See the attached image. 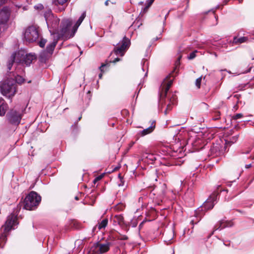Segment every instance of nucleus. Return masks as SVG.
Returning a JSON list of instances; mask_svg holds the SVG:
<instances>
[{
  "label": "nucleus",
  "mask_w": 254,
  "mask_h": 254,
  "mask_svg": "<svg viewBox=\"0 0 254 254\" xmlns=\"http://www.w3.org/2000/svg\"><path fill=\"white\" fill-rule=\"evenodd\" d=\"M200 220V219H199V220H197L196 222H195V220L193 219L192 220H191L190 221V223H191L192 225H194V224H197L198 222L199 221V220Z\"/></svg>",
  "instance_id": "a18cd8bd"
},
{
  "label": "nucleus",
  "mask_w": 254,
  "mask_h": 254,
  "mask_svg": "<svg viewBox=\"0 0 254 254\" xmlns=\"http://www.w3.org/2000/svg\"><path fill=\"white\" fill-rule=\"evenodd\" d=\"M140 90V88L139 89V91H138V92L136 93L137 94H136V99L137 98V96H138V93H139V92Z\"/></svg>",
  "instance_id": "e2e57ef3"
},
{
  "label": "nucleus",
  "mask_w": 254,
  "mask_h": 254,
  "mask_svg": "<svg viewBox=\"0 0 254 254\" xmlns=\"http://www.w3.org/2000/svg\"><path fill=\"white\" fill-rule=\"evenodd\" d=\"M41 201V196L35 191H31L24 200V208L31 210L34 209Z\"/></svg>",
  "instance_id": "39448f33"
},
{
  "label": "nucleus",
  "mask_w": 254,
  "mask_h": 254,
  "mask_svg": "<svg viewBox=\"0 0 254 254\" xmlns=\"http://www.w3.org/2000/svg\"><path fill=\"white\" fill-rule=\"evenodd\" d=\"M125 182L123 180V178H121V180H120V182L118 183V186L121 187L124 186Z\"/></svg>",
  "instance_id": "79ce46f5"
},
{
  "label": "nucleus",
  "mask_w": 254,
  "mask_h": 254,
  "mask_svg": "<svg viewBox=\"0 0 254 254\" xmlns=\"http://www.w3.org/2000/svg\"><path fill=\"white\" fill-rule=\"evenodd\" d=\"M109 1L108 0H106V1H105V4L106 5H107H107H108V4H109Z\"/></svg>",
  "instance_id": "864d4df0"
},
{
  "label": "nucleus",
  "mask_w": 254,
  "mask_h": 254,
  "mask_svg": "<svg viewBox=\"0 0 254 254\" xmlns=\"http://www.w3.org/2000/svg\"><path fill=\"white\" fill-rule=\"evenodd\" d=\"M154 1V0H148L146 1L147 4L145 7L143 8V12H145L147 10L148 8L151 6Z\"/></svg>",
  "instance_id": "c756f323"
},
{
  "label": "nucleus",
  "mask_w": 254,
  "mask_h": 254,
  "mask_svg": "<svg viewBox=\"0 0 254 254\" xmlns=\"http://www.w3.org/2000/svg\"><path fill=\"white\" fill-rule=\"evenodd\" d=\"M114 221L119 225H121L124 222V217L121 215H115L114 217Z\"/></svg>",
  "instance_id": "393cba45"
},
{
  "label": "nucleus",
  "mask_w": 254,
  "mask_h": 254,
  "mask_svg": "<svg viewBox=\"0 0 254 254\" xmlns=\"http://www.w3.org/2000/svg\"><path fill=\"white\" fill-rule=\"evenodd\" d=\"M75 199L76 200H79V197L78 196H75V197H74Z\"/></svg>",
  "instance_id": "13d9d810"
},
{
  "label": "nucleus",
  "mask_w": 254,
  "mask_h": 254,
  "mask_svg": "<svg viewBox=\"0 0 254 254\" xmlns=\"http://www.w3.org/2000/svg\"><path fill=\"white\" fill-rule=\"evenodd\" d=\"M121 60V59L120 58L117 57L113 61H110V62H106L105 63H102L101 66L99 67V69L101 72H104L108 69L111 63H116Z\"/></svg>",
  "instance_id": "412c9836"
},
{
  "label": "nucleus",
  "mask_w": 254,
  "mask_h": 254,
  "mask_svg": "<svg viewBox=\"0 0 254 254\" xmlns=\"http://www.w3.org/2000/svg\"><path fill=\"white\" fill-rule=\"evenodd\" d=\"M143 156L146 158H147L148 160H150L152 161H154L157 159L156 155H155L153 154H152V153H146L145 154H144Z\"/></svg>",
  "instance_id": "bb28decb"
},
{
  "label": "nucleus",
  "mask_w": 254,
  "mask_h": 254,
  "mask_svg": "<svg viewBox=\"0 0 254 254\" xmlns=\"http://www.w3.org/2000/svg\"><path fill=\"white\" fill-rule=\"evenodd\" d=\"M248 40V38L246 37H241L237 38L235 37L233 39V43L234 44H242L243 43L247 42Z\"/></svg>",
  "instance_id": "5701e85b"
},
{
  "label": "nucleus",
  "mask_w": 254,
  "mask_h": 254,
  "mask_svg": "<svg viewBox=\"0 0 254 254\" xmlns=\"http://www.w3.org/2000/svg\"><path fill=\"white\" fill-rule=\"evenodd\" d=\"M39 37V32L35 26H31L28 27L24 33V38L26 41L29 42H33Z\"/></svg>",
  "instance_id": "6e6552de"
},
{
  "label": "nucleus",
  "mask_w": 254,
  "mask_h": 254,
  "mask_svg": "<svg viewBox=\"0 0 254 254\" xmlns=\"http://www.w3.org/2000/svg\"><path fill=\"white\" fill-rule=\"evenodd\" d=\"M57 42V41L54 40L49 43L47 46L46 50L40 54L39 58L42 62H45L46 60L53 54Z\"/></svg>",
  "instance_id": "f8f14e48"
},
{
  "label": "nucleus",
  "mask_w": 254,
  "mask_h": 254,
  "mask_svg": "<svg viewBox=\"0 0 254 254\" xmlns=\"http://www.w3.org/2000/svg\"><path fill=\"white\" fill-rule=\"evenodd\" d=\"M8 109V106L6 104L2 103L0 106V116H3L4 115L6 110Z\"/></svg>",
  "instance_id": "a878e982"
},
{
  "label": "nucleus",
  "mask_w": 254,
  "mask_h": 254,
  "mask_svg": "<svg viewBox=\"0 0 254 254\" xmlns=\"http://www.w3.org/2000/svg\"><path fill=\"white\" fill-rule=\"evenodd\" d=\"M201 80H202V77L201 76L198 77V78H197L196 79L195 84V86L198 88H200V84H201Z\"/></svg>",
  "instance_id": "f704fd0d"
},
{
  "label": "nucleus",
  "mask_w": 254,
  "mask_h": 254,
  "mask_svg": "<svg viewBox=\"0 0 254 254\" xmlns=\"http://www.w3.org/2000/svg\"><path fill=\"white\" fill-rule=\"evenodd\" d=\"M201 143L202 140L199 137L195 135L194 136H191L188 139L187 145L188 146H191L193 148L191 151L193 152L199 150L203 148Z\"/></svg>",
  "instance_id": "9d476101"
},
{
  "label": "nucleus",
  "mask_w": 254,
  "mask_h": 254,
  "mask_svg": "<svg viewBox=\"0 0 254 254\" xmlns=\"http://www.w3.org/2000/svg\"><path fill=\"white\" fill-rule=\"evenodd\" d=\"M118 177L120 179V180H121V178H122V177L121 176V174H119V175H118Z\"/></svg>",
  "instance_id": "052dcab7"
},
{
  "label": "nucleus",
  "mask_w": 254,
  "mask_h": 254,
  "mask_svg": "<svg viewBox=\"0 0 254 254\" xmlns=\"http://www.w3.org/2000/svg\"><path fill=\"white\" fill-rule=\"evenodd\" d=\"M172 80H170L167 84L164 83L162 86V92L160 94V101L159 103V109H162L165 107L164 111L165 115L171 111L173 106L175 105L177 102V97L175 94L169 95L167 96V93L170 87L172 84Z\"/></svg>",
  "instance_id": "f03ea898"
},
{
  "label": "nucleus",
  "mask_w": 254,
  "mask_h": 254,
  "mask_svg": "<svg viewBox=\"0 0 254 254\" xmlns=\"http://www.w3.org/2000/svg\"><path fill=\"white\" fill-rule=\"evenodd\" d=\"M221 185H218L217 187V189H218L220 187Z\"/></svg>",
  "instance_id": "0e129e2a"
},
{
  "label": "nucleus",
  "mask_w": 254,
  "mask_h": 254,
  "mask_svg": "<svg viewBox=\"0 0 254 254\" xmlns=\"http://www.w3.org/2000/svg\"><path fill=\"white\" fill-rule=\"evenodd\" d=\"M221 148V146L219 144H213V145L211 146L210 149V154L209 156H212V157L217 156L219 155L221 153L220 150Z\"/></svg>",
  "instance_id": "6ab92c4d"
},
{
  "label": "nucleus",
  "mask_w": 254,
  "mask_h": 254,
  "mask_svg": "<svg viewBox=\"0 0 254 254\" xmlns=\"http://www.w3.org/2000/svg\"><path fill=\"white\" fill-rule=\"evenodd\" d=\"M244 115L243 114L241 113H238L236 114V115H234L232 117V119L233 120H237L238 119H241L242 117H243Z\"/></svg>",
  "instance_id": "2f4dec72"
},
{
  "label": "nucleus",
  "mask_w": 254,
  "mask_h": 254,
  "mask_svg": "<svg viewBox=\"0 0 254 254\" xmlns=\"http://www.w3.org/2000/svg\"><path fill=\"white\" fill-rule=\"evenodd\" d=\"M86 96H87V98H88L89 99V100H90L91 99V94L90 91H88L87 92Z\"/></svg>",
  "instance_id": "c03bdc74"
},
{
  "label": "nucleus",
  "mask_w": 254,
  "mask_h": 254,
  "mask_svg": "<svg viewBox=\"0 0 254 254\" xmlns=\"http://www.w3.org/2000/svg\"><path fill=\"white\" fill-rule=\"evenodd\" d=\"M219 7V5H218L215 7V9H212L211 10V11H213V12L214 13V12H215V10H216V9H218Z\"/></svg>",
  "instance_id": "3c124183"
},
{
  "label": "nucleus",
  "mask_w": 254,
  "mask_h": 254,
  "mask_svg": "<svg viewBox=\"0 0 254 254\" xmlns=\"http://www.w3.org/2000/svg\"><path fill=\"white\" fill-rule=\"evenodd\" d=\"M142 69L143 71H145L146 68L148 67V62L147 59H143L141 63Z\"/></svg>",
  "instance_id": "c85d7f7f"
},
{
  "label": "nucleus",
  "mask_w": 254,
  "mask_h": 254,
  "mask_svg": "<svg viewBox=\"0 0 254 254\" xmlns=\"http://www.w3.org/2000/svg\"><path fill=\"white\" fill-rule=\"evenodd\" d=\"M13 76L15 77V79H14V80L15 81V83H16V82H17L18 84H21L23 82L24 79L21 76H19V75H17L16 76H15L14 75H13Z\"/></svg>",
  "instance_id": "cd10ccee"
},
{
  "label": "nucleus",
  "mask_w": 254,
  "mask_h": 254,
  "mask_svg": "<svg viewBox=\"0 0 254 254\" xmlns=\"http://www.w3.org/2000/svg\"><path fill=\"white\" fill-rule=\"evenodd\" d=\"M1 93L9 97L14 96L16 92V84L14 79L8 78L0 84Z\"/></svg>",
  "instance_id": "20e7f679"
},
{
  "label": "nucleus",
  "mask_w": 254,
  "mask_h": 254,
  "mask_svg": "<svg viewBox=\"0 0 254 254\" xmlns=\"http://www.w3.org/2000/svg\"><path fill=\"white\" fill-rule=\"evenodd\" d=\"M232 182H229L227 184V186H229V187H231V184H232Z\"/></svg>",
  "instance_id": "4d7b16f0"
},
{
  "label": "nucleus",
  "mask_w": 254,
  "mask_h": 254,
  "mask_svg": "<svg viewBox=\"0 0 254 254\" xmlns=\"http://www.w3.org/2000/svg\"><path fill=\"white\" fill-rule=\"evenodd\" d=\"M35 59H36L35 55L30 54H25L23 63H24L26 65H29Z\"/></svg>",
  "instance_id": "4be33fe9"
},
{
  "label": "nucleus",
  "mask_w": 254,
  "mask_h": 254,
  "mask_svg": "<svg viewBox=\"0 0 254 254\" xmlns=\"http://www.w3.org/2000/svg\"><path fill=\"white\" fill-rule=\"evenodd\" d=\"M103 176V175H100V176H98L96 178H95L94 179V180H93V183L94 184H95L96 183V182H97L98 181H99L102 178Z\"/></svg>",
  "instance_id": "ea45409f"
},
{
  "label": "nucleus",
  "mask_w": 254,
  "mask_h": 254,
  "mask_svg": "<svg viewBox=\"0 0 254 254\" xmlns=\"http://www.w3.org/2000/svg\"><path fill=\"white\" fill-rule=\"evenodd\" d=\"M174 237V234L172 230H170L169 231L166 232L163 235L164 242L167 245H169L172 243V240H173Z\"/></svg>",
  "instance_id": "aec40b11"
},
{
  "label": "nucleus",
  "mask_w": 254,
  "mask_h": 254,
  "mask_svg": "<svg viewBox=\"0 0 254 254\" xmlns=\"http://www.w3.org/2000/svg\"><path fill=\"white\" fill-rule=\"evenodd\" d=\"M251 68H252V66L249 67L248 68V69H247V70H242V71H240L239 74H244V73H246L249 72H250V71L251 70Z\"/></svg>",
  "instance_id": "a19ab883"
},
{
  "label": "nucleus",
  "mask_w": 254,
  "mask_h": 254,
  "mask_svg": "<svg viewBox=\"0 0 254 254\" xmlns=\"http://www.w3.org/2000/svg\"><path fill=\"white\" fill-rule=\"evenodd\" d=\"M112 246L111 242L105 241V242H96L93 244L91 248V251L94 254H103L108 252Z\"/></svg>",
  "instance_id": "423d86ee"
},
{
  "label": "nucleus",
  "mask_w": 254,
  "mask_h": 254,
  "mask_svg": "<svg viewBox=\"0 0 254 254\" xmlns=\"http://www.w3.org/2000/svg\"><path fill=\"white\" fill-rule=\"evenodd\" d=\"M6 1V0H0V6L4 4Z\"/></svg>",
  "instance_id": "de8ad7c7"
},
{
  "label": "nucleus",
  "mask_w": 254,
  "mask_h": 254,
  "mask_svg": "<svg viewBox=\"0 0 254 254\" xmlns=\"http://www.w3.org/2000/svg\"><path fill=\"white\" fill-rule=\"evenodd\" d=\"M252 165L251 164L246 165L245 168L247 169H248L251 167Z\"/></svg>",
  "instance_id": "603ef678"
},
{
  "label": "nucleus",
  "mask_w": 254,
  "mask_h": 254,
  "mask_svg": "<svg viewBox=\"0 0 254 254\" xmlns=\"http://www.w3.org/2000/svg\"><path fill=\"white\" fill-rule=\"evenodd\" d=\"M53 2L56 5H63L64 4V0H54Z\"/></svg>",
  "instance_id": "e433bc0d"
},
{
  "label": "nucleus",
  "mask_w": 254,
  "mask_h": 254,
  "mask_svg": "<svg viewBox=\"0 0 254 254\" xmlns=\"http://www.w3.org/2000/svg\"><path fill=\"white\" fill-rule=\"evenodd\" d=\"M102 73H100L99 74V78L100 79L102 78Z\"/></svg>",
  "instance_id": "5fc2aeb1"
},
{
  "label": "nucleus",
  "mask_w": 254,
  "mask_h": 254,
  "mask_svg": "<svg viewBox=\"0 0 254 254\" xmlns=\"http://www.w3.org/2000/svg\"><path fill=\"white\" fill-rule=\"evenodd\" d=\"M224 244L226 246H229L230 245V243L229 242L228 244H225V243H224Z\"/></svg>",
  "instance_id": "680f3d73"
},
{
  "label": "nucleus",
  "mask_w": 254,
  "mask_h": 254,
  "mask_svg": "<svg viewBox=\"0 0 254 254\" xmlns=\"http://www.w3.org/2000/svg\"><path fill=\"white\" fill-rule=\"evenodd\" d=\"M125 206L123 203H119L115 206V209L118 211H122L123 210Z\"/></svg>",
  "instance_id": "473e14b6"
},
{
  "label": "nucleus",
  "mask_w": 254,
  "mask_h": 254,
  "mask_svg": "<svg viewBox=\"0 0 254 254\" xmlns=\"http://www.w3.org/2000/svg\"><path fill=\"white\" fill-rule=\"evenodd\" d=\"M172 80H170L167 84L164 83L162 86V92L160 94V101L159 103V109H162L165 107L164 111L165 115L171 111L173 106L175 105L177 102V97L175 94L169 95L167 96V93L170 87L172 84Z\"/></svg>",
  "instance_id": "f257e3e1"
},
{
  "label": "nucleus",
  "mask_w": 254,
  "mask_h": 254,
  "mask_svg": "<svg viewBox=\"0 0 254 254\" xmlns=\"http://www.w3.org/2000/svg\"><path fill=\"white\" fill-rule=\"evenodd\" d=\"M10 13L11 10L7 6L3 7L0 10V25L7 23L9 19Z\"/></svg>",
  "instance_id": "4468645a"
},
{
  "label": "nucleus",
  "mask_w": 254,
  "mask_h": 254,
  "mask_svg": "<svg viewBox=\"0 0 254 254\" xmlns=\"http://www.w3.org/2000/svg\"><path fill=\"white\" fill-rule=\"evenodd\" d=\"M218 195L219 192H215L211 194L203 203L201 209L202 210L204 208L205 210H208L212 209L217 202V200Z\"/></svg>",
  "instance_id": "9b49d317"
},
{
  "label": "nucleus",
  "mask_w": 254,
  "mask_h": 254,
  "mask_svg": "<svg viewBox=\"0 0 254 254\" xmlns=\"http://www.w3.org/2000/svg\"><path fill=\"white\" fill-rule=\"evenodd\" d=\"M85 12L82 13L76 23L73 25L72 20L67 19L64 20V41L73 37L77 30L85 17Z\"/></svg>",
  "instance_id": "7ed1b4c3"
},
{
  "label": "nucleus",
  "mask_w": 254,
  "mask_h": 254,
  "mask_svg": "<svg viewBox=\"0 0 254 254\" xmlns=\"http://www.w3.org/2000/svg\"><path fill=\"white\" fill-rule=\"evenodd\" d=\"M249 152H250V151H248L247 152H246V153L248 154Z\"/></svg>",
  "instance_id": "774afa93"
},
{
  "label": "nucleus",
  "mask_w": 254,
  "mask_h": 254,
  "mask_svg": "<svg viewBox=\"0 0 254 254\" xmlns=\"http://www.w3.org/2000/svg\"><path fill=\"white\" fill-rule=\"evenodd\" d=\"M168 14H169V13H168L166 15V16H165V20H166V17H167V16L168 15Z\"/></svg>",
  "instance_id": "69168bd1"
},
{
  "label": "nucleus",
  "mask_w": 254,
  "mask_h": 254,
  "mask_svg": "<svg viewBox=\"0 0 254 254\" xmlns=\"http://www.w3.org/2000/svg\"><path fill=\"white\" fill-rule=\"evenodd\" d=\"M6 117L10 124L18 125L21 119V115L15 110L12 109L7 113Z\"/></svg>",
  "instance_id": "ddd939ff"
},
{
  "label": "nucleus",
  "mask_w": 254,
  "mask_h": 254,
  "mask_svg": "<svg viewBox=\"0 0 254 254\" xmlns=\"http://www.w3.org/2000/svg\"><path fill=\"white\" fill-rule=\"evenodd\" d=\"M238 135L234 136L230 139V141L226 140V143L227 144L229 143V142H230L231 144L234 143L236 142V141L238 139Z\"/></svg>",
  "instance_id": "72a5a7b5"
},
{
  "label": "nucleus",
  "mask_w": 254,
  "mask_h": 254,
  "mask_svg": "<svg viewBox=\"0 0 254 254\" xmlns=\"http://www.w3.org/2000/svg\"><path fill=\"white\" fill-rule=\"evenodd\" d=\"M16 217L13 215L8 216L4 225L2 227V228H4V233L9 232L12 229V225L16 221Z\"/></svg>",
  "instance_id": "2eb2a0df"
},
{
  "label": "nucleus",
  "mask_w": 254,
  "mask_h": 254,
  "mask_svg": "<svg viewBox=\"0 0 254 254\" xmlns=\"http://www.w3.org/2000/svg\"><path fill=\"white\" fill-rule=\"evenodd\" d=\"M81 228V224L75 219H70L64 226V231L70 229H79Z\"/></svg>",
  "instance_id": "dca6fc26"
},
{
  "label": "nucleus",
  "mask_w": 254,
  "mask_h": 254,
  "mask_svg": "<svg viewBox=\"0 0 254 254\" xmlns=\"http://www.w3.org/2000/svg\"><path fill=\"white\" fill-rule=\"evenodd\" d=\"M25 53L23 51H20L17 53H13L8 60L7 64V68L10 70L13 64L15 62L17 63H23Z\"/></svg>",
  "instance_id": "1a4fd4ad"
},
{
  "label": "nucleus",
  "mask_w": 254,
  "mask_h": 254,
  "mask_svg": "<svg viewBox=\"0 0 254 254\" xmlns=\"http://www.w3.org/2000/svg\"><path fill=\"white\" fill-rule=\"evenodd\" d=\"M130 44V40L125 36L122 41L118 44V46L115 47L113 52L117 56L123 57L126 50L129 48Z\"/></svg>",
  "instance_id": "0eeeda50"
},
{
  "label": "nucleus",
  "mask_w": 254,
  "mask_h": 254,
  "mask_svg": "<svg viewBox=\"0 0 254 254\" xmlns=\"http://www.w3.org/2000/svg\"><path fill=\"white\" fill-rule=\"evenodd\" d=\"M155 121H153L149 127L143 129L141 131H139L137 133V135L139 136H144L152 132L155 128Z\"/></svg>",
  "instance_id": "a211bd4d"
},
{
  "label": "nucleus",
  "mask_w": 254,
  "mask_h": 254,
  "mask_svg": "<svg viewBox=\"0 0 254 254\" xmlns=\"http://www.w3.org/2000/svg\"><path fill=\"white\" fill-rule=\"evenodd\" d=\"M137 222H136V221L135 220L134 222H132V227H135L136 226H137Z\"/></svg>",
  "instance_id": "49530a36"
},
{
  "label": "nucleus",
  "mask_w": 254,
  "mask_h": 254,
  "mask_svg": "<svg viewBox=\"0 0 254 254\" xmlns=\"http://www.w3.org/2000/svg\"><path fill=\"white\" fill-rule=\"evenodd\" d=\"M233 225V223L231 221H227L224 220L219 221L214 226V231L221 230L226 227H230Z\"/></svg>",
  "instance_id": "f3484780"
},
{
  "label": "nucleus",
  "mask_w": 254,
  "mask_h": 254,
  "mask_svg": "<svg viewBox=\"0 0 254 254\" xmlns=\"http://www.w3.org/2000/svg\"><path fill=\"white\" fill-rule=\"evenodd\" d=\"M197 51H194L190 53V55L188 56V59L189 60H192L195 57V53H197Z\"/></svg>",
  "instance_id": "c9c22d12"
},
{
  "label": "nucleus",
  "mask_w": 254,
  "mask_h": 254,
  "mask_svg": "<svg viewBox=\"0 0 254 254\" xmlns=\"http://www.w3.org/2000/svg\"><path fill=\"white\" fill-rule=\"evenodd\" d=\"M119 239L121 240H127L128 239V237L126 235H121L120 237L119 238Z\"/></svg>",
  "instance_id": "37998d69"
},
{
  "label": "nucleus",
  "mask_w": 254,
  "mask_h": 254,
  "mask_svg": "<svg viewBox=\"0 0 254 254\" xmlns=\"http://www.w3.org/2000/svg\"><path fill=\"white\" fill-rule=\"evenodd\" d=\"M143 197L141 196V197H139V198H138V202H142L143 201Z\"/></svg>",
  "instance_id": "09e8293b"
},
{
  "label": "nucleus",
  "mask_w": 254,
  "mask_h": 254,
  "mask_svg": "<svg viewBox=\"0 0 254 254\" xmlns=\"http://www.w3.org/2000/svg\"><path fill=\"white\" fill-rule=\"evenodd\" d=\"M226 45V43L224 41H220L219 43H217V45H215L216 46H218V47H223L224 46Z\"/></svg>",
  "instance_id": "58836bf2"
},
{
  "label": "nucleus",
  "mask_w": 254,
  "mask_h": 254,
  "mask_svg": "<svg viewBox=\"0 0 254 254\" xmlns=\"http://www.w3.org/2000/svg\"><path fill=\"white\" fill-rule=\"evenodd\" d=\"M147 73H148V70H147L145 73V75H144V76L146 77L147 76Z\"/></svg>",
  "instance_id": "bf43d9fd"
},
{
  "label": "nucleus",
  "mask_w": 254,
  "mask_h": 254,
  "mask_svg": "<svg viewBox=\"0 0 254 254\" xmlns=\"http://www.w3.org/2000/svg\"><path fill=\"white\" fill-rule=\"evenodd\" d=\"M213 120H217L220 118V113L218 111H215L213 112Z\"/></svg>",
  "instance_id": "7c9ffc66"
},
{
  "label": "nucleus",
  "mask_w": 254,
  "mask_h": 254,
  "mask_svg": "<svg viewBox=\"0 0 254 254\" xmlns=\"http://www.w3.org/2000/svg\"><path fill=\"white\" fill-rule=\"evenodd\" d=\"M108 220L107 219H104L100 223H98V225L93 228V231L96 229V227H98L99 230H101L103 228H105L108 224Z\"/></svg>",
  "instance_id": "b1692460"
},
{
  "label": "nucleus",
  "mask_w": 254,
  "mask_h": 254,
  "mask_svg": "<svg viewBox=\"0 0 254 254\" xmlns=\"http://www.w3.org/2000/svg\"><path fill=\"white\" fill-rule=\"evenodd\" d=\"M47 41L44 39H42L41 41L39 43V45L43 48L45 45V44L46 43Z\"/></svg>",
  "instance_id": "4c0bfd02"
},
{
  "label": "nucleus",
  "mask_w": 254,
  "mask_h": 254,
  "mask_svg": "<svg viewBox=\"0 0 254 254\" xmlns=\"http://www.w3.org/2000/svg\"><path fill=\"white\" fill-rule=\"evenodd\" d=\"M228 1H229V0H224V1L223 2L224 4H226Z\"/></svg>",
  "instance_id": "6e6d98bb"
},
{
  "label": "nucleus",
  "mask_w": 254,
  "mask_h": 254,
  "mask_svg": "<svg viewBox=\"0 0 254 254\" xmlns=\"http://www.w3.org/2000/svg\"><path fill=\"white\" fill-rule=\"evenodd\" d=\"M174 164V163L173 162H169V163H167V164H165V165H167V166H171Z\"/></svg>",
  "instance_id": "8fccbe9b"
},
{
  "label": "nucleus",
  "mask_w": 254,
  "mask_h": 254,
  "mask_svg": "<svg viewBox=\"0 0 254 254\" xmlns=\"http://www.w3.org/2000/svg\"><path fill=\"white\" fill-rule=\"evenodd\" d=\"M81 118V117H79V118H78V121L80 120Z\"/></svg>",
  "instance_id": "338daca9"
}]
</instances>
